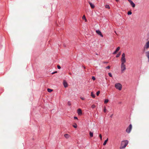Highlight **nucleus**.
<instances>
[{"mask_svg":"<svg viewBox=\"0 0 149 149\" xmlns=\"http://www.w3.org/2000/svg\"><path fill=\"white\" fill-rule=\"evenodd\" d=\"M121 71L122 73H123L126 69V65L125 63L126 62V59L125 58V53H123L122 55V57L121 59Z\"/></svg>","mask_w":149,"mask_h":149,"instance_id":"1","label":"nucleus"},{"mask_svg":"<svg viewBox=\"0 0 149 149\" xmlns=\"http://www.w3.org/2000/svg\"><path fill=\"white\" fill-rule=\"evenodd\" d=\"M128 141L127 140H125L122 141L121 143V145L120 147V149H123L125 148L128 144Z\"/></svg>","mask_w":149,"mask_h":149,"instance_id":"2","label":"nucleus"},{"mask_svg":"<svg viewBox=\"0 0 149 149\" xmlns=\"http://www.w3.org/2000/svg\"><path fill=\"white\" fill-rule=\"evenodd\" d=\"M115 86L116 88L119 91H120L122 89V85L120 83H118L115 84Z\"/></svg>","mask_w":149,"mask_h":149,"instance_id":"3","label":"nucleus"},{"mask_svg":"<svg viewBox=\"0 0 149 149\" xmlns=\"http://www.w3.org/2000/svg\"><path fill=\"white\" fill-rule=\"evenodd\" d=\"M132 126L131 124L130 125L126 130V131L128 133H130L132 129Z\"/></svg>","mask_w":149,"mask_h":149,"instance_id":"4","label":"nucleus"},{"mask_svg":"<svg viewBox=\"0 0 149 149\" xmlns=\"http://www.w3.org/2000/svg\"><path fill=\"white\" fill-rule=\"evenodd\" d=\"M96 32L97 34L100 36L101 37H103V36L101 32L99 30H96Z\"/></svg>","mask_w":149,"mask_h":149,"instance_id":"5","label":"nucleus"},{"mask_svg":"<svg viewBox=\"0 0 149 149\" xmlns=\"http://www.w3.org/2000/svg\"><path fill=\"white\" fill-rule=\"evenodd\" d=\"M88 3L89 4L90 6L93 9L95 8V5H94V4H93L91 2L89 1H88Z\"/></svg>","mask_w":149,"mask_h":149,"instance_id":"6","label":"nucleus"},{"mask_svg":"<svg viewBox=\"0 0 149 149\" xmlns=\"http://www.w3.org/2000/svg\"><path fill=\"white\" fill-rule=\"evenodd\" d=\"M63 85L64 86V87H65V88H66L68 86V84H67V82L65 81H63Z\"/></svg>","mask_w":149,"mask_h":149,"instance_id":"7","label":"nucleus"},{"mask_svg":"<svg viewBox=\"0 0 149 149\" xmlns=\"http://www.w3.org/2000/svg\"><path fill=\"white\" fill-rule=\"evenodd\" d=\"M146 56L148 59V61L149 62V51L146 52Z\"/></svg>","mask_w":149,"mask_h":149,"instance_id":"8","label":"nucleus"},{"mask_svg":"<svg viewBox=\"0 0 149 149\" xmlns=\"http://www.w3.org/2000/svg\"><path fill=\"white\" fill-rule=\"evenodd\" d=\"M77 113L79 115H81L82 114V111L80 109H78L77 110Z\"/></svg>","mask_w":149,"mask_h":149,"instance_id":"9","label":"nucleus"},{"mask_svg":"<svg viewBox=\"0 0 149 149\" xmlns=\"http://www.w3.org/2000/svg\"><path fill=\"white\" fill-rule=\"evenodd\" d=\"M120 49V47H118L116 49V51L113 53V54H115Z\"/></svg>","mask_w":149,"mask_h":149,"instance_id":"10","label":"nucleus"},{"mask_svg":"<svg viewBox=\"0 0 149 149\" xmlns=\"http://www.w3.org/2000/svg\"><path fill=\"white\" fill-rule=\"evenodd\" d=\"M130 4L132 7L134 8L135 7V5L132 1L130 3Z\"/></svg>","mask_w":149,"mask_h":149,"instance_id":"11","label":"nucleus"},{"mask_svg":"<svg viewBox=\"0 0 149 149\" xmlns=\"http://www.w3.org/2000/svg\"><path fill=\"white\" fill-rule=\"evenodd\" d=\"M65 137L67 139L68 138L70 137V135L68 134H65L64 135Z\"/></svg>","mask_w":149,"mask_h":149,"instance_id":"12","label":"nucleus"},{"mask_svg":"<svg viewBox=\"0 0 149 149\" xmlns=\"http://www.w3.org/2000/svg\"><path fill=\"white\" fill-rule=\"evenodd\" d=\"M91 96L93 98H94L95 97V94H93V92H91Z\"/></svg>","mask_w":149,"mask_h":149,"instance_id":"13","label":"nucleus"},{"mask_svg":"<svg viewBox=\"0 0 149 149\" xmlns=\"http://www.w3.org/2000/svg\"><path fill=\"white\" fill-rule=\"evenodd\" d=\"M89 134L90 137H92L93 135V133L91 132H89Z\"/></svg>","mask_w":149,"mask_h":149,"instance_id":"14","label":"nucleus"},{"mask_svg":"<svg viewBox=\"0 0 149 149\" xmlns=\"http://www.w3.org/2000/svg\"><path fill=\"white\" fill-rule=\"evenodd\" d=\"M105 7L109 9L110 6L109 5H106L105 6Z\"/></svg>","mask_w":149,"mask_h":149,"instance_id":"15","label":"nucleus"},{"mask_svg":"<svg viewBox=\"0 0 149 149\" xmlns=\"http://www.w3.org/2000/svg\"><path fill=\"white\" fill-rule=\"evenodd\" d=\"M108 139H107V140H105L103 144V145H105L106 143H107V141H108Z\"/></svg>","mask_w":149,"mask_h":149,"instance_id":"16","label":"nucleus"},{"mask_svg":"<svg viewBox=\"0 0 149 149\" xmlns=\"http://www.w3.org/2000/svg\"><path fill=\"white\" fill-rule=\"evenodd\" d=\"M47 91L49 92H51L52 91V90L50 89V88H48L47 89Z\"/></svg>","mask_w":149,"mask_h":149,"instance_id":"17","label":"nucleus"},{"mask_svg":"<svg viewBox=\"0 0 149 149\" xmlns=\"http://www.w3.org/2000/svg\"><path fill=\"white\" fill-rule=\"evenodd\" d=\"M82 19H84L85 20V21L86 22L87 21V19L86 18V17L84 15L82 17Z\"/></svg>","mask_w":149,"mask_h":149,"instance_id":"18","label":"nucleus"},{"mask_svg":"<svg viewBox=\"0 0 149 149\" xmlns=\"http://www.w3.org/2000/svg\"><path fill=\"white\" fill-rule=\"evenodd\" d=\"M108 101H109L108 100V99H106L104 100V103L105 104H106L108 102Z\"/></svg>","mask_w":149,"mask_h":149,"instance_id":"19","label":"nucleus"},{"mask_svg":"<svg viewBox=\"0 0 149 149\" xmlns=\"http://www.w3.org/2000/svg\"><path fill=\"white\" fill-rule=\"evenodd\" d=\"M73 126L75 128H76L77 127V124L76 123H75L74 125H73Z\"/></svg>","mask_w":149,"mask_h":149,"instance_id":"20","label":"nucleus"},{"mask_svg":"<svg viewBox=\"0 0 149 149\" xmlns=\"http://www.w3.org/2000/svg\"><path fill=\"white\" fill-rule=\"evenodd\" d=\"M132 14V13L131 11H129L127 13V14L128 15H130Z\"/></svg>","mask_w":149,"mask_h":149,"instance_id":"21","label":"nucleus"},{"mask_svg":"<svg viewBox=\"0 0 149 149\" xmlns=\"http://www.w3.org/2000/svg\"><path fill=\"white\" fill-rule=\"evenodd\" d=\"M91 107L92 108L94 109L95 108V106L94 104H93V105H92Z\"/></svg>","mask_w":149,"mask_h":149,"instance_id":"22","label":"nucleus"},{"mask_svg":"<svg viewBox=\"0 0 149 149\" xmlns=\"http://www.w3.org/2000/svg\"><path fill=\"white\" fill-rule=\"evenodd\" d=\"M120 53H119L116 56V57H119L120 56Z\"/></svg>","mask_w":149,"mask_h":149,"instance_id":"23","label":"nucleus"},{"mask_svg":"<svg viewBox=\"0 0 149 149\" xmlns=\"http://www.w3.org/2000/svg\"><path fill=\"white\" fill-rule=\"evenodd\" d=\"M100 93V91H98L96 93L97 95V96H98L99 95V94Z\"/></svg>","mask_w":149,"mask_h":149,"instance_id":"24","label":"nucleus"},{"mask_svg":"<svg viewBox=\"0 0 149 149\" xmlns=\"http://www.w3.org/2000/svg\"><path fill=\"white\" fill-rule=\"evenodd\" d=\"M108 74L110 77H112V74H111V73H108Z\"/></svg>","mask_w":149,"mask_h":149,"instance_id":"25","label":"nucleus"},{"mask_svg":"<svg viewBox=\"0 0 149 149\" xmlns=\"http://www.w3.org/2000/svg\"><path fill=\"white\" fill-rule=\"evenodd\" d=\"M92 78L93 80H95V78L94 76H93Z\"/></svg>","mask_w":149,"mask_h":149,"instance_id":"26","label":"nucleus"},{"mask_svg":"<svg viewBox=\"0 0 149 149\" xmlns=\"http://www.w3.org/2000/svg\"><path fill=\"white\" fill-rule=\"evenodd\" d=\"M99 136L101 140H102V136L101 134H100V135H99Z\"/></svg>","mask_w":149,"mask_h":149,"instance_id":"27","label":"nucleus"},{"mask_svg":"<svg viewBox=\"0 0 149 149\" xmlns=\"http://www.w3.org/2000/svg\"><path fill=\"white\" fill-rule=\"evenodd\" d=\"M57 68L58 69H60L61 68V67L60 66L58 65H57Z\"/></svg>","mask_w":149,"mask_h":149,"instance_id":"28","label":"nucleus"},{"mask_svg":"<svg viewBox=\"0 0 149 149\" xmlns=\"http://www.w3.org/2000/svg\"><path fill=\"white\" fill-rule=\"evenodd\" d=\"M106 108L105 107L104 109V112H106Z\"/></svg>","mask_w":149,"mask_h":149,"instance_id":"29","label":"nucleus"},{"mask_svg":"<svg viewBox=\"0 0 149 149\" xmlns=\"http://www.w3.org/2000/svg\"><path fill=\"white\" fill-rule=\"evenodd\" d=\"M80 98L82 100H85V98L84 97H81Z\"/></svg>","mask_w":149,"mask_h":149,"instance_id":"30","label":"nucleus"},{"mask_svg":"<svg viewBox=\"0 0 149 149\" xmlns=\"http://www.w3.org/2000/svg\"><path fill=\"white\" fill-rule=\"evenodd\" d=\"M74 119H78L77 118V117H76V116H74Z\"/></svg>","mask_w":149,"mask_h":149,"instance_id":"31","label":"nucleus"},{"mask_svg":"<svg viewBox=\"0 0 149 149\" xmlns=\"http://www.w3.org/2000/svg\"><path fill=\"white\" fill-rule=\"evenodd\" d=\"M106 68L107 69H109L110 68V66H107Z\"/></svg>","mask_w":149,"mask_h":149,"instance_id":"32","label":"nucleus"},{"mask_svg":"<svg viewBox=\"0 0 149 149\" xmlns=\"http://www.w3.org/2000/svg\"><path fill=\"white\" fill-rule=\"evenodd\" d=\"M128 1H129L130 3L132 1L131 0H128Z\"/></svg>","mask_w":149,"mask_h":149,"instance_id":"33","label":"nucleus"},{"mask_svg":"<svg viewBox=\"0 0 149 149\" xmlns=\"http://www.w3.org/2000/svg\"><path fill=\"white\" fill-rule=\"evenodd\" d=\"M57 72L56 71L55 72H53L52 74H53L54 73H56Z\"/></svg>","mask_w":149,"mask_h":149,"instance_id":"34","label":"nucleus"},{"mask_svg":"<svg viewBox=\"0 0 149 149\" xmlns=\"http://www.w3.org/2000/svg\"><path fill=\"white\" fill-rule=\"evenodd\" d=\"M68 104L69 105H70V104L69 103V102H68Z\"/></svg>","mask_w":149,"mask_h":149,"instance_id":"35","label":"nucleus"},{"mask_svg":"<svg viewBox=\"0 0 149 149\" xmlns=\"http://www.w3.org/2000/svg\"><path fill=\"white\" fill-rule=\"evenodd\" d=\"M116 0V1H117V2H118V1H119V0Z\"/></svg>","mask_w":149,"mask_h":149,"instance_id":"36","label":"nucleus"}]
</instances>
